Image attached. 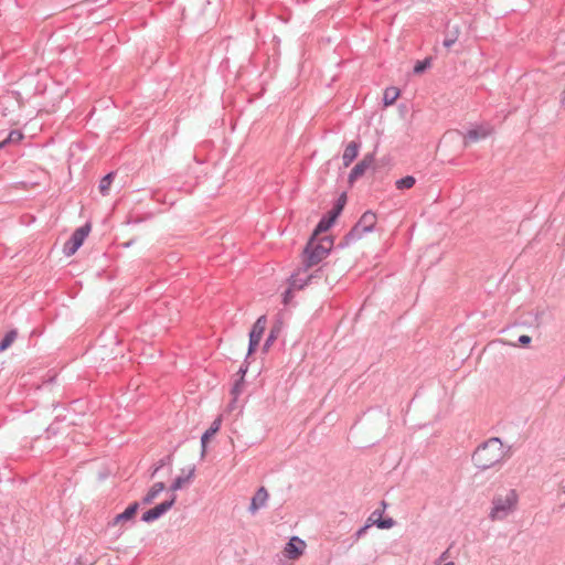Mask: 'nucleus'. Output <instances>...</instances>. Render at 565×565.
<instances>
[{"mask_svg":"<svg viewBox=\"0 0 565 565\" xmlns=\"http://www.w3.org/2000/svg\"><path fill=\"white\" fill-rule=\"evenodd\" d=\"M307 271L300 270L298 267L288 278V285H290L295 290H302L306 286L310 285V281L307 280V275L302 277V274Z\"/></svg>","mask_w":565,"mask_h":565,"instance_id":"obj_18","label":"nucleus"},{"mask_svg":"<svg viewBox=\"0 0 565 565\" xmlns=\"http://www.w3.org/2000/svg\"><path fill=\"white\" fill-rule=\"evenodd\" d=\"M321 243L326 245V247H330V252H332L334 247V237L332 235H327L321 237Z\"/></svg>","mask_w":565,"mask_h":565,"instance_id":"obj_37","label":"nucleus"},{"mask_svg":"<svg viewBox=\"0 0 565 565\" xmlns=\"http://www.w3.org/2000/svg\"><path fill=\"white\" fill-rule=\"evenodd\" d=\"M561 103L563 106H565V89L562 92Z\"/></svg>","mask_w":565,"mask_h":565,"instance_id":"obj_48","label":"nucleus"},{"mask_svg":"<svg viewBox=\"0 0 565 565\" xmlns=\"http://www.w3.org/2000/svg\"><path fill=\"white\" fill-rule=\"evenodd\" d=\"M282 327H284V323H282L281 319H276L275 322L273 323V326L270 327L269 333L263 344L262 351L264 353H267L269 351V349L271 348V345L275 343V341L277 340V338L279 337V334L282 331Z\"/></svg>","mask_w":565,"mask_h":565,"instance_id":"obj_14","label":"nucleus"},{"mask_svg":"<svg viewBox=\"0 0 565 565\" xmlns=\"http://www.w3.org/2000/svg\"><path fill=\"white\" fill-rule=\"evenodd\" d=\"M358 242V238L354 235V232H351V230L342 237V239L338 243L335 248L338 249H344L351 244Z\"/></svg>","mask_w":565,"mask_h":565,"instance_id":"obj_27","label":"nucleus"},{"mask_svg":"<svg viewBox=\"0 0 565 565\" xmlns=\"http://www.w3.org/2000/svg\"><path fill=\"white\" fill-rule=\"evenodd\" d=\"M427 196L436 201L438 198V191L435 188L429 186V189H426V198Z\"/></svg>","mask_w":565,"mask_h":565,"instance_id":"obj_42","label":"nucleus"},{"mask_svg":"<svg viewBox=\"0 0 565 565\" xmlns=\"http://www.w3.org/2000/svg\"><path fill=\"white\" fill-rule=\"evenodd\" d=\"M348 202V195H347V192H342L338 199L334 201L333 205H332V209H334L335 211H338L340 214H342L344 207H345V204Z\"/></svg>","mask_w":565,"mask_h":565,"instance_id":"obj_29","label":"nucleus"},{"mask_svg":"<svg viewBox=\"0 0 565 565\" xmlns=\"http://www.w3.org/2000/svg\"><path fill=\"white\" fill-rule=\"evenodd\" d=\"M222 425V418L216 417L211 426L201 436V452L200 458L203 460L207 454V446L210 440L218 433Z\"/></svg>","mask_w":565,"mask_h":565,"instance_id":"obj_9","label":"nucleus"},{"mask_svg":"<svg viewBox=\"0 0 565 565\" xmlns=\"http://www.w3.org/2000/svg\"><path fill=\"white\" fill-rule=\"evenodd\" d=\"M306 543L303 540L292 536L284 548V554L289 559H298L305 551Z\"/></svg>","mask_w":565,"mask_h":565,"instance_id":"obj_11","label":"nucleus"},{"mask_svg":"<svg viewBox=\"0 0 565 565\" xmlns=\"http://www.w3.org/2000/svg\"><path fill=\"white\" fill-rule=\"evenodd\" d=\"M401 90L395 86H390L385 88L383 94V104L384 106H392L396 99L399 97Z\"/></svg>","mask_w":565,"mask_h":565,"instance_id":"obj_23","label":"nucleus"},{"mask_svg":"<svg viewBox=\"0 0 565 565\" xmlns=\"http://www.w3.org/2000/svg\"><path fill=\"white\" fill-rule=\"evenodd\" d=\"M563 491L565 492V486L563 487Z\"/></svg>","mask_w":565,"mask_h":565,"instance_id":"obj_53","label":"nucleus"},{"mask_svg":"<svg viewBox=\"0 0 565 565\" xmlns=\"http://www.w3.org/2000/svg\"><path fill=\"white\" fill-rule=\"evenodd\" d=\"M267 499H268V492H267L266 488L265 487L258 488L257 491L252 497L250 504L248 507V511L252 514H255L259 509L265 507Z\"/></svg>","mask_w":565,"mask_h":565,"instance_id":"obj_15","label":"nucleus"},{"mask_svg":"<svg viewBox=\"0 0 565 565\" xmlns=\"http://www.w3.org/2000/svg\"><path fill=\"white\" fill-rule=\"evenodd\" d=\"M381 505L383 507V509H376L375 511H373L369 516L367 521L371 523V525H376L381 530H388L394 526L395 521L391 516H384L386 502L382 501Z\"/></svg>","mask_w":565,"mask_h":565,"instance_id":"obj_8","label":"nucleus"},{"mask_svg":"<svg viewBox=\"0 0 565 565\" xmlns=\"http://www.w3.org/2000/svg\"><path fill=\"white\" fill-rule=\"evenodd\" d=\"M18 331L15 329H11L2 337L0 340V352L6 351L11 347L13 341L17 339Z\"/></svg>","mask_w":565,"mask_h":565,"instance_id":"obj_24","label":"nucleus"},{"mask_svg":"<svg viewBox=\"0 0 565 565\" xmlns=\"http://www.w3.org/2000/svg\"><path fill=\"white\" fill-rule=\"evenodd\" d=\"M376 225V214L371 210L365 211L358 222L351 227V232H354L355 237L361 239L365 234L374 231Z\"/></svg>","mask_w":565,"mask_h":565,"instance_id":"obj_7","label":"nucleus"},{"mask_svg":"<svg viewBox=\"0 0 565 565\" xmlns=\"http://www.w3.org/2000/svg\"><path fill=\"white\" fill-rule=\"evenodd\" d=\"M245 386V379L236 377L230 391L233 403H236Z\"/></svg>","mask_w":565,"mask_h":565,"instance_id":"obj_25","label":"nucleus"},{"mask_svg":"<svg viewBox=\"0 0 565 565\" xmlns=\"http://www.w3.org/2000/svg\"><path fill=\"white\" fill-rule=\"evenodd\" d=\"M532 339L530 335H526V334H522L519 337L518 339V343L521 345V347H526L531 343Z\"/></svg>","mask_w":565,"mask_h":565,"instance_id":"obj_41","label":"nucleus"},{"mask_svg":"<svg viewBox=\"0 0 565 565\" xmlns=\"http://www.w3.org/2000/svg\"><path fill=\"white\" fill-rule=\"evenodd\" d=\"M444 24H445V17H443V15L440 17L439 21L438 20H436V22L430 21V26L435 28V29H438V28L443 26Z\"/></svg>","mask_w":565,"mask_h":565,"instance_id":"obj_43","label":"nucleus"},{"mask_svg":"<svg viewBox=\"0 0 565 565\" xmlns=\"http://www.w3.org/2000/svg\"><path fill=\"white\" fill-rule=\"evenodd\" d=\"M24 138V135L19 129L11 130L8 136L0 141V149L6 148L9 145H18L22 139Z\"/></svg>","mask_w":565,"mask_h":565,"instance_id":"obj_21","label":"nucleus"},{"mask_svg":"<svg viewBox=\"0 0 565 565\" xmlns=\"http://www.w3.org/2000/svg\"><path fill=\"white\" fill-rule=\"evenodd\" d=\"M294 291L295 289L288 285V288L281 294V302L284 306H288L294 298Z\"/></svg>","mask_w":565,"mask_h":565,"instance_id":"obj_31","label":"nucleus"},{"mask_svg":"<svg viewBox=\"0 0 565 565\" xmlns=\"http://www.w3.org/2000/svg\"><path fill=\"white\" fill-rule=\"evenodd\" d=\"M152 217V214L151 213H148L143 216L139 215V214H129L128 217H127V224H139L143 221H147V220H150Z\"/></svg>","mask_w":565,"mask_h":565,"instance_id":"obj_30","label":"nucleus"},{"mask_svg":"<svg viewBox=\"0 0 565 565\" xmlns=\"http://www.w3.org/2000/svg\"><path fill=\"white\" fill-rule=\"evenodd\" d=\"M323 275H324L323 274V267H319L318 269H316L311 274L307 275V280H309L310 285H311L313 282H317L319 279H321L323 277Z\"/></svg>","mask_w":565,"mask_h":565,"instance_id":"obj_33","label":"nucleus"},{"mask_svg":"<svg viewBox=\"0 0 565 565\" xmlns=\"http://www.w3.org/2000/svg\"><path fill=\"white\" fill-rule=\"evenodd\" d=\"M361 146L362 143L359 139L352 140L347 145L342 154V163L344 168L350 167L351 163L358 158Z\"/></svg>","mask_w":565,"mask_h":565,"instance_id":"obj_12","label":"nucleus"},{"mask_svg":"<svg viewBox=\"0 0 565 565\" xmlns=\"http://www.w3.org/2000/svg\"><path fill=\"white\" fill-rule=\"evenodd\" d=\"M132 243H134V239H131V241H129V242L125 243V244H124V247H126V248H127V247L131 246V245H132Z\"/></svg>","mask_w":565,"mask_h":565,"instance_id":"obj_49","label":"nucleus"},{"mask_svg":"<svg viewBox=\"0 0 565 565\" xmlns=\"http://www.w3.org/2000/svg\"><path fill=\"white\" fill-rule=\"evenodd\" d=\"M489 131L482 127L469 129L465 135V145L477 142L488 136Z\"/></svg>","mask_w":565,"mask_h":565,"instance_id":"obj_20","label":"nucleus"},{"mask_svg":"<svg viewBox=\"0 0 565 565\" xmlns=\"http://www.w3.org/2000/svg\"><path fill=\"white\" fill-rule=\"evenodd\" d=\"M518 493L511 489L508 493L502 495H494L492 499V509L489 514L491 520H503L505 519L516 507Z\"/></svg>","mask_w":565,"mask_h":565,"instance_id":"obj_2","label":"nucleus"},{"mask_svg":"<svg viewBox=\"0 0 565 565\" xmlns=\"http://www.w3.org/2000/svg\"><path fill=\"white\" fill-rule=\"evenodd\" d=\"M140 508L138 501L131 502L121 513H118L111 521L108 522V526H116L124 524L128 521H134Z\"/></svg>","mask_w":565,"mask_h":565,"instance_id":"obj_10","label":"nucleus"},{"mask_svg":"<svg viewBox=\"0 0 565 565\" xmlns=\"http://www.w3.org/2000/svg\"><path fill=\"white\" fill-rule=\"evenodd\" d=\"M166 483L163 481H158L152 484V487L148 490V492L142 497L141 501H138L140 505H149L154 499L166 490Z\"/></svg>","mask_w":565,"mask_h":565,"instance_id":"obj_17","label":"nucleus"},{"mask_svg":"<svg viewBox=\"0 0 565 565\" xmlns=\"http://www.w3.org/2000/svg\"><path fill=\"white\" fill-rule=\"evenodd\" d=\"M259 342L260 341L257 340V339L249 338L247 353H246V356H245L246 360H248L257 351Z\"/></svg>","mask_w":565,"mask_h":565,"instance_id":"obj_32","label":"nucleus"},{"mask_svg":"<svg viewBox=\"0 0 565 565\" xmlns=\"http://www.w3.org/2000/svg\"><path fill=\"white\" fill-rule=\"evenodd\" d=\"M235 404H236V403H233V398H232V399H231V402H230V403H228V405H227V408H228L230 411H233V409L235 408Z\"/></svg>","mask_w":565,"mask_h":565,"instance_id":"obj_47","label":"nucleus"},{"mask_svg":"<svg viewBox=\"0 0 565 565\" xmlns=\"http://www.w3.org/2000/svg\"><path fill=\"white\" fill-rule=\"evenodd\" d=\"M90 230H92V225L89 222L77 227L72 233L71 237L64 243L63 249H62L63 254L67 257L73 256L84 244Z\"/></svg>","mask_w":565,"mask_h":565,"instance_id":"obj_4","label":"nucleus"},{"mask_svg":"<svg viewBox=\"0 0 565 565\" xmlns=\"http://www.w3.org/2000/svg\"><path fill=\"white\" fill-rule=\"evenodd\" d=\"M449 551H445L437 559L436 564L441 565L443 562H445L448 557Z\"/></svg>","mask_w":565,"mask_h":565,"instance_id":"obj_44","label":"nucleus"},{"mask_svg":"<svg viewBox=\"0 0 565 565\" xmlns=\"http://www.w3.org/2000/svg\"><path fill=\"white\" fill-rule=\"evenodd\" d=\"M456 34V31L449 35H447L446 38H454V35Z\"/></svg>","mask_w":565,"mask_h":565,"instance_id":"obj_52","label":"nucleus"},{"mask_svg":"<svg viewBox=\"0 0 565 565\" xmlns=\"http://www.w3.org/2000/svg\"><path fill=\"white\" fill-rule=\"evenodd\" d=\"M177 502V494L172 493L169 499L148 509L141 514L140 521L145 523H152L162 518Z\"/></svg>","mask_w":565,"mask_h":565,"instance_id":"obj_5","label":"nucleus"},{"mask_svg":"<svg viewBox=\"0 0 565 565\" xmlns=\"http://www.w3.org/2000/svg\"><path fill=\"white\" fill-rule=\"evenodd\" d=\"M457 39H458V30L456 29V34L454 35V38H445V40L443 42V45L446 49H449V47H451L455 44Z\"/></svg>","mask_w":565,"mask_h":565,"instance_id":"obj_39","label":"nucleus"},{"mask_svg":"<svg viewBox=\"0 0 565 565\" xmlns=\"http://www.w3.org/2000/svg\"><path fill=\"white\" fill-rule=\"evenodd\" d=\"M377 164H374V152L366 153L361 161H359L350 171L348 175L349 186H353L354 183L365 174L369 169L376 170Z\"/></svg>","mask_w":565,"mask_h":565,"instance_id":"obj_6","label":"nucleus"},{"mask_svg":"<svg viewBox=\"0 0 565 565\" xmlns=\"http://www.w3.org/2000/svg\"><path fill=\"white\" fill-rule=\"evenodd\" d=\"M414 74L420 75L424 74V60H418L413 68Z\"/></svg>","mask_w":565,"mask_h":565,"instance_id":"obj_40","label":"nucleus"},{"mask_svg":"<svg viewBox=\"0 0 565 565\" xmlns=\"http://www.w3.org/2000/svg\"><path fill=\"white\" fill-rule=\"evenodd\" d=\"M331 254L330 247H326L324 244L316 245L315 247L305 246L301 254L300 270L308 271L312 267L320 264L324 258Z\"/></svg>","mask_w":565,"mask_h":565,"instance_id":"obj_3","label":"nucleus"},{"mask_svg":"<svg viewBox=\"0 0 565 565\" xmlns=\"http://www.w3.org/2000/svg\"><path fill=\"white\" fill-rule=\"evenodd\" d=\"M505 456L500 438L491 437L476 448L472 461L478 469L484 471L502 462Z\"/></svg>","mask_w":565,"mask_h":565,"instance_id":"obj_1","label":"nucleus"},{"mask_svg":"<svg viewBox=\"0 0 565 565\" xmlns=\"http://www.w3.org/2000/svg\"><path fill=\"white\" fill-rule=\"evenodd\" d=\"M159 470H160V468H158L157 463H154L153 470L151 472V478H153Z\"/></svg>","mask_w":565,"mask_h":565,"instance_id":"obj_46","label":"nucleus"},{"mask_svg":"<svg viewBox=\"0 0 565 565\" xmlns=\"http://www.w3.org/2000/svg\"><path fill=\"white\" fill-rule=\"evenodd\" d=\"M47 431H53V433H55V428H53L52 426H50V427L47 428Z\"/></svg>","mask_w":565,"mask_h":565,"instance_id":"obj_50","label":"nucleus"},{"mask_svg":"<svg viewBox=\"0 0 565 565\" xmlns=\"http://www.w3.org/2000/svg\"><path fill=\"white\" fill-rule=\"evenodd\" d=\"M425 63H426V64H425V65H426L425 67H426V71H427V70H428V68H430V66H431V57L426 56V62H425Z\"/></svg>","mask_w":565,"mask_h":565,"instance_id":"obj_45","label":"nucleus"},{"mask_svg":"<svg viewBox=\"0 0 565 565\" xmlns=\"http://www.w3.org/2000/svg\"><path fill=\"white\" fill-rule=\"evenodd\" d=\"M172 461H173V452L159 459V461L157 462V466H158V468L162 469L166 466H172Z\"/></svg>","mask_w":565,"mask_h":565,"instance_id":"obj_34","label":"nucleus"},{"mask_svg":"<svg viewBox=\"0 0 565 565\" xmlns=\"http://www.w3.org/2000/svg\"><path fill=\"white\" fill-rule=\"evenodd\" d=\"M340 215L341 214L338 211L331 207V210L323 214L317 223V231H323L324 233L328 232L335 224Z\"/></svg>","mask_w":565,"mask_h":565,"instance_id":"obj_16","label":"nucleus"},{"mask_svg":"<svg viewBox=\"0 0 565 565\" xmlns=\"http://www.w3.org/2000/svg\"><path fill=\"white\" fill-rule=\"evenodd\" d=\"M115 177H116V171H110L100 179L99 184H98V190L102 195H104V196L108 195L110 185L114 182Z\"/></svg>","mask_w":565,"mask_h":565,"instance_id":"obj_22","label":"nucleus"},{"mask_svg":"<svg viewBox=\"0 0 565 565\" xmlns=\"http://www.w3.org/2000/svg\"><path fill=\"white\" fill-rule=\"evenodd\" d=\"M323 233V231H317V226H315L305 246L315 247L316 245L322 244L320 235Z\"/></svg>","mask_w":565,"mask_h":565,"instance_id":"obj_28","label":"nucleus"},{"mask_svg":"<svg viewBox=\"0 0 565 565\" xmlns=\"http://www.w3.org/2000/svg\"><path fill=\"white\" fill-rule=\"evenodd\" d=\"M266 326H267L266 316L258 317L257 320L252 326L248 337L260 341L263 338V334L266 330Z\"/></svg>","mask_w":565,"mask_h":565,"instance_id":"obj_19","label":"nucleus"},{"mask_svg":"<svg viewBox=\"0 0 565 565\" xmlns=\"http://www.w3.org/2000/svg\"><path fill=\"white\" fill-rule=\"evenodd\" d=\"M181 472H182V475L175 477L169 487V491H171L172 493H174L178 490H181L183 488L184 483L190 482L194 478L195 466L193 465V466L189 467L186 473H185L184 468L181 469Z\"/></svg>","mask_w":565,"mask_h":565,"instance_id":"obj_13","label":"nucleus"},{"mask_svg":"<svg viewBox=\"0 0 565 565\" xmlns=\"http://www.w3.org/2000/svg\"><path fill=\"white\" fill-rule=\"evenodd\" d=\"M416 183V179L413 175H405L398 180H396L395 185L398 190H407L414 186Z\"/></svg>","mask_w":565,"mask_h":565,"instance_id":"obj_26","label":"nucleus"},{"mask_svg":"<svg viewBox=\"0 0 565 565\" xmlns=\"http://www.w3.org/2000/svg\"><path fill=\"white\" fill-rule=\"evenodd\" d=\"M374 164H377L379 168L376 170H373V173H379V172H381L384 168H386L390 164V159L384 157V158H382L379 161L374 160Z\"/></svg>","mask_w":565,"mask_h":565,"instance_id":"obj_36","label":"nucleus"},{"mask_svg":"<svg viewBox=\"0 0 565 565\" xmlns=\"http://www.w3.org/2000/svg\"><path fill=\"white\" fill-rule=\"evenodd\" d=\"M417 397H418V395H417V394H415V395H414V397H413V399H412V403H414V402H415V399H416Z\"/></svg>","mask_w":565,"mask_h":565,"instance_id":"obj_51","label":"nucleus"},{"mask_svg":"<svg viewBox=\"0 0 565 565\" xmlns=\"http://www.w3.org/2000/svg\"><path fill=\"white\" fill-rule=\"evenodd\" d=\"M248 366H249V362L245 358L244 362L242 363V365L239 366L238 371L236 372V376L241 377V379H245L246 373L248 371Z\"/></svg>","mask_w":565,"mask_h":565,"instance_id":"obj_35","label":"nucleus"},{"mask_svg":"<svg viewBox=\"0 0 565 565\" xmlns=\"http://www.w3.org/2000/svg\"><path fill=\"white\" fill-rule=\"evenodd\" d=\"M371 523L369 521H366V523L361 526L354 534L355 539L359 540L361 539L365 533L366 531L369 530V527H371Z\"/></svg>","mask_w":565,"mask_h":565,"instance_id":"obj_38","label":"nucleus"}]
</instances>
